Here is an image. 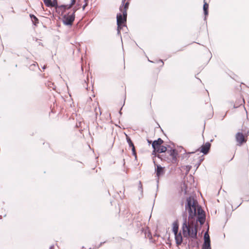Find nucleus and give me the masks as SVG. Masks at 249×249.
<instances>
[{
    "label": "nucleus",
    "mask_w": 249,
    "mask_h": 249,
    "mask_svg": "<svg viewBox=\"0 0 249 249\" xmlns=\"http://www.w3.org/2000/svg\"><path fill=\"white\" fill-rule=\"evenodd\" d=\"M160 61L161 62V63H162V65H163V62L162 61V60H160Z\"/></svg>",
    "instance_id": "obj_25"
},
{
    "label": "nucleus",
    "mask_w": 249,
    "mask_h": 249,
    "mask_svg": "<svg viewBox=\"0 0 249 249\" xmlns=\"http://www.w3.org/2000/svg\"><path fill=\"white\" fill-rule=\"evenodd\" d=\"M42 68H43V70L45 69H46V66H44Z\"/></svg>",
    "instance_id": "obj_27"
},
{
    "label": "nucleus",
    "mask_w": 249,
    "mask_h": 249,
    "mask_svg": "<svg viewBox=\"0 0 249 249\" xmlns=\"http://www.w3.org/2000/svg\"><path fill=\"white\" fill-rule=\"evenodd\" d=\"M53 248H54V246L53 245H52L50 247V249H53Z\"/></svg>",
    "instance_id": "obj_23"
},
{
    "label": "nucleus",
    "mask_w": 249,
    "mask_h": 249,
    "mask_svg": "<svg viewBox=\"0 0 249 249\" xmlns=\"http://www.w3.org/2000/svg\"><path fill=\"white\" fill-rule=\"evenodd\" d=\"M85 2V4L83 5V9H84L86 7V6L88 5V0H84Z\"/></svg>",
    "instance_id": "obj_21"
},
{
    "label": "nucleus",
    "mask_w": 249,
    "mask_h": 249,
    "mask_svg": "<svg viewBox=\"0 0 249 249\" xmlns=\"http://www.w3.org/2000/svg\"><path fill=\"white\" fill-rule=\"evenodd\" d=\"M240 205H241V204H239L238 205V207H239Z\"/></svg>",
    "instance_id": "obj_28"
},
{
    "label": "nucleus",
    "mask_w": 249,
    "mask_h": 249,
    "mask_svg": "<svg viewBox=\"0 0 249 249\" xmlns=\"http://www.w3.org/2000/svg\"><path fill=\"white\" fill-rule=\"evenodd\" d=\"M210 243L211 242L207 241L204 242V243L202 245V249H211Z\"/></svg>",
    "instance_id": "obj_15"
},
{
    "label": "nucleus",
    "mask_w": 249,
    "mask_h": 249,
    "mask_svg": "<svg viewBox=\"0 0 249 249\" xmlns=\"http://www.w3.org/2000/svg\"><path fill=\"white\" fill-rule=\"evenodd\" d=\"M204 242H211L210 238L208 232H206L204 235Z\"/></svg>",
    "instance_id": "obj_17"
},
{
    "label": "nucleus",
    "mask_w": 249,
    "mask_h": 249,
    "mask_svg": "<svg viewBox=\"0 0 249 249\" xmlns=\"http://www.w3.org/2000/svg\"><path fill=\"white\" fill-rule=\"evenodd\" d=\"M154 163L157 166V168L155 169L157 176L160 177L163 175L164 174V167H161L160 165H157L155 161H154Z\"/></svg>",
    "instance_id": "obj_7"
},
{
    "label": "nucleus",
    "mask_w": 249,
    "mask_h": 249,
    "mask_svg": "<svg viewBox=\"0 0 249 249\" xmlns=\"http://www.w3.org/2000/svg\"><path fill=\"white\" fill-rule=\"evenodd\" d=\"M173 232L177 233L178 232V220L174 221L173 223Z\"/></svg>",
    "instance_id": "obj_11"
},
{
    "label": "nucleus",
    "mask_w": 249,
    "mask_h": 249,
    "mask_svg": "<svg viewBox=\"0 0 249 249\" xmlns=\"http://www.w3.org/2000/svg\"><path fill=\"white\" fill-rule=\"evenodd\" d=\"M125 0H122V5L120 7V10L121 12H123L124 11L127 13V10L128 8L129 2H127L125 3Z\"/></svg>",
    "instance_id": "obj_10"
},
{
    "label": "nucleus",
    "mask_w": 249,
    "mask_h": 249,
    "mask_svg": "<svg viewBox=\"0 0 249 249\" xmlns=\"http://www.w3.org/2000/svg\"><path fill=\"white\" fill-rule=\"evenodd\" d=\"M185 212L182 214V233L184 237L197 238V222L203 225L206 219L204 211L198 205L193 196L186 197L185 203Z\"/></svg>",
    "instance_id": "obj_1"
},
{
    "label": "nucleus",
    "mask_w": 249,
    "mask_h": 249,
    "mask_svg": "<svg viewBox=\"0 0 249 249\" xmlns=\"http://www.w3.org/2000/svg\"><path fill=\"white\" fill-rule=\"evenodd\" d=\"M103 243H104L101 242V243H100V244L99 245V246L98 248H99V247H100L102 245V244H103Z\"/></svg>",
    "instance_id": "obj_26"
},
{
    "label": "nucleus",
    "mask_w": 249,
    "mask_h": 249,
    "mask_svg": "<svg viewBox=\"0 0 249 249\" xmlns=\"http://www.w3.org/2000/svg\"><path fill=\"white\" fill-rule=\"evenodd\" d=\"M53 4H54V7L57 6V0H53V1H52Z\"/></svg>",
    "instance_id": "obj_20"
},
{
    "label": "nucleus",
    "mask_w": 249,
    "mask_h": 249,
    "mask_svg": "<svg viewBox=\"0 0 249 249\" xmlns=\"http://www.w3.org/2000/svg\"><path fill=\"white\" fill-rule=\"evenodd\" d=\"M132 151L133 155L135 157V159H136L137 158V155H136V150H135V146L132 147Z\"/></svg>",
    "instance_id": "obj_19"
},
{
    "label": "nucleus",
    "mask_w": 249,
    "mask_h": 249,
    "mask_svg": "<svg viewBox=\"0 0 249 249\" xmlns=\"http://www.w3.org/2000/svg\"><path fill=\"white\" fill-rule=\"evenodd\" d=\"M163 142V141L161 138H159L157 140L153 141L152 144L153 152L164 153V155H158V157L163 160H170L173 163H176L177 162V156L178 155L177 151L175 149H172L167 150L166 147L161 145Z\"/></svg>",
    "instance_id": "obj_2"
},
{
    "label": "nucleus",
    "mask_w": 249,
    "mask_h": 249,
    "mask_svg": "<svg viewBox=\"0 0 249 249\" xmlns=\"http://www.w3.org/2000/svg\"><path fill=\"white\" fill-rule=\"evenodd\" d=\"M126 141H127V142L129 147H134V145L133 142H132L131 139L127 136H126Z\"/></svg>",
    "instance_id": "obj_16"
},
{
    "label": "nucleus",
    "mask_w": 249,
    "mask_h": 249,
    "mask_svg": "<svg viewBox=\"0 0 249 249\" xmlns=\"http://www.w3.org/2000/svg\"><path fill=\"white\" fill-rule=\"evenodd\" d=\"M240 205H241V204H239L238 205V207H239Z\"/></svg>",
    "instance_id": "obj_31"
},
{
    "label": "nucleus",
    "mask_w": 249,
    "mask_h": 249,
    "mask_svg": "<svg viewBox=\"0 0 249 249\" xmlns=\"http://www.w3.org/2000/svg\"><path fill=\"white\" fill-rule=\"evenodd\" d=\"M147 142L149 143H151V141L149 140H147Z\"/></svg>",
    "instance_id": "obj_24"
},
{
    "label": "nucleus",
    "mask_w": 249,
    "mask_h": 249,
    "mask_svg": "<svg viewBox=\"0 0 249 249\" xmlns=\"http://www.w3.org/2000/svg\"><path fill=\"white\" fill-rule=\"evenodd\" d=\"M240 205H241V204H239L238 205V207H239Z\"/></svg>",
    "instance_id": "obj_29"
},
{
    "label": "nucleus",
    "mask_w": 249,
    "mask_h": 249,
    "mask_svg": "<svg viewBox=\"0 0 249 249\" xmlns=\"http://www.w3.org/2000/svg\"><path fill=\"white\" fill-rule=\"evenodd\" d=\"M76 9H73L71 13L69 12L62 16V22L63 24L67 26H71L75 19V13Z\"/></svg>",
    "instance_id": "obj_4"
},
{
    "label": "nucleus",
    "mask_w": 249,
    "mask_h": 249,
    "mask_svg": "<svg viewBox=\"0 0 249 249\" xmlns=\"http://www.w3.org/2000/svg\"><path fill=\"white\" fill-rule=\"evenodd\" d=\"M36 65H37L38 66V64L36 62H35V63L33 64L31 66V67L32 66H36Z\"/></svg>",
    "instance_id": "obj_22"
},
{
    "label": "nucleus",
    "mask_w": 249,
    "mask_h": 249,
    "mask_svg": "<svg viewBox=\"0 0 249 249\" xmlns=\"http://www.w3.org/2000/svg\"><path fill=\"white\" fill-rule=\"evenodd\" d=\"M127 13L124 11L122 14L119 13L117 15V34H121V29L123 26V24L126 21Z\"/></svg>",
    "instance_id": "obj_3"
},
{
    "label": "nucleus",
    "mask_w": 249,
    "mask_h": 249,
    "mask_svg": "<svg viewBox=\"0 0 249 249\" xmlns=\"http://www.w3.org/2000/svg\"><path fill=\"white\" fill-rule=\"evenodd\" d=\"M240 205H241V204H239L238 205V207H239Z\"/></svg>",
    "instance_id": "obj_30"
},
{
    "label": "nucleus",
    "mask_w": 249,
    "mask_h": 249,
    "mask_svg": "<svg viewBox=\"0 0 249 249\" xmlns=\"http://www.w3.org/2000/svg\"><path fill=\"white\" fill-rule=\"evenodd\" d=\"M236 142L238 143V145H241L243 142H246L245 137L242 133L238 132L235 135Z\"/></svg>",
    "instance_id": "obj_5"
},
{
    "label": "nucleus",
    "mask_w": 249,
    "mask_h": 249,
    "mask_svg": "<svg viewBox=\"0 0 249 249\" xmlns=\"http://www.w3.org/2000/svg\"><path fill=\"white\" fill-rule=\"evenodd\" d=\"M75 3V0H71V2L69 5H61L58 6L59 8H60L62 10V12H65L66 10L70 9L71 8L72 6Z\"/></svg>",
    "instance_id": "obj_8"
},
{
    "label": "nucleus",
    "mask_w": 249,
    "mask_h": 249,
    "mask_svg": "<svg viewBox=\"0 0 249 249\" xmlns=\"http://www.w3.org/2000/svg\"><path fill=\"white\" fill-rule=\"evenodd\" d=\"M175 239L176 243L178 246L180 245L182 243L183 238L181 233L180 232L177 233H174Z\"/></svg>",
    "instance_id": "obj_6"
},
{
    "label": "nucleus",
    "mask_w": 249,
    "mask_h": 249,
    "mask_svg": "<svg viewBox=\"0 0 249 249\" xmlns=\"http://www.w3.org/2000/svg\"><path fill=\"white\" fill-rule=\"evenodd\" d=\"M208 8H209V5L207 3L204 2V5H203V11L204 13L205 16H207L208 14Z\"/></svg>",
    "instance_id": "obj_14"
},
{
    "label": "nucleus",
    "mask_w": 249,
    "mask_h": 249,
    "mask_svg": "<svg viewBox=\"0 0 249 249\" xmlns=\"http://www.w3.org/2000/svg\"><path fill=\"white\" fill-rule=\"evenodd\" d=\"M44 4L47 7H54L52 0H43Z\"/></svg>",
    "instance_id": "obj_13"
},
{
    "label": "nucleus",
    "mask_w": 249,
    "mask_h": 249,
    "mask_svg": "<svg viewBox=\"0 0 249 249\" xmlns=\"http://www.w3.org/2000/svg\"><path fill=\"white\" fill-rule=\"evenodd\" d=\"M30 17L31 18L33 23L35 25H36L39 23V20L38 18L35 15L30 14Z\"/></svg>",
    "instance_id": "obj_12"
},
{
    "label": "nucleus",
    "mask_w": 249,
    "mask_h": 249,
    "mask_svg": "<svg viewBox=\"0 0 249 249\" xmlns=\"http://www.w3.org/2000/svg\"><path fill=\"white\" fill-rule=\"evenodd\" d=\"M210 147L211 144L209 142H206L201 146V149L200 150L201 152L203 153L204 155L208 154L210 150Z\"/></svg>",
    "instance_id": "obj_9"
},
{
    "label": "nucleus",
    "mask_w": 249,
    "mask_h": 249,
    "mask_svg": "<svg viewBox=\"0 0 249 249\" xmlns=\"http://www.w3.org/2000/svg\"><path fill=\"white\" fill-rule=\"evenodd\" d=\"M138 190L141 192V194L142 195L143 188H142V183L141 181H139Z\"/></svg>",
    "instance_id": "obj_18"
}]
</instances>
